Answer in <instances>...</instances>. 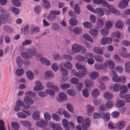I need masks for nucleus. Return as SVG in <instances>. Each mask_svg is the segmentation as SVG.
Instances as JSON below:
<instances>
[{"instance_id": "nucleus-18", "label": "nucleus", "mask_w": 130, "mask_h": 130, "mask_svg": "<svg viewBox=\"0 0 130 130\" xmlns=\"http://www.w3.org/2000/svg\"><path fill=\"white\" fill-rule=\"evenodd\" d=\"M104 97L106 100H110L113 97V94L110 92L108 91H105L104 93Z\"/></svg>"}, {"instance_id": "nucleus-16", "label": "nucleus", "mask_w": 130, "mask_h": 130, "mask_svg": "<svg viewBox=\"0 0 130 130\" xmlns=\"http://www.w3.org/2000/svg\"><path fill=\"white\" fill-rule=\"evenodd\" d=\"M32 118L35 120H40V113L38 111H36L34 112L32 115Z\"/></svg>"}, {"instance_id": "nucleus-34", "label": "nucleus", "mask_w": 130, "mask_h": 130, "mask_svg": "<svg viewBox=\"0 0 130 130\" xmlns=\"http://www.w3.org/2000/svg\"><path fill=\"white\" fill-rule=\"evenodd\" d=\"M124 69L125 72L127 73H130V61H127L124 64Z\"/></svg>"}, {"instance_id": "nucleus-29", "label": "nucleus", "mask_w": 130, "mask_h": 130, "mask_svg": "<svg viewBox=\"0 0 130 130\" xmlns=\"http://www.w3.org/2000/svg\"><path fill=\"white\" fill-rule=\"evenodd\" d=\"M54 76V74L52 71L51 70L46 71L44 75V77L46 79L48 77H53Z\"/></svg>"}, {"instance_id": "nucleus-36", "label": "nucleus", "mask_w": 130, "mask_h": 130, "mask_svg": "<svg viewBox=\"0 0 130 130\" xmlns=\"http://www.w3.org/2000/svg\"><path fill=\"white\" fill-rule=\"evenodd\" d=\"M25 96L27 97H31L33 98H34L36 95V94L31 91H28L26 92L25 93Z\"/></svg>"}, {"instance_id": "nucleus-62", "label": "nucleus", "mask_w": 130, "mask_h": 130, "mask_svg": "<svg viewBox=\"0 0 130 130\" xmlns=\"http://www.w3.org/2000/svg\"><path fill=\"white\" fill-rule=\"evenodd\" d=\"M21 56L24 58H30L28 52H23L21 53Z\"/></svg>"}, {"instance_id": "nucleus-41", "label": "nucleus", "mask_w": 130, "mask_h": 130, "mask_svg": "<svg viewBox=\"0 0 130 130\" xmlns=\"http://www.w3.org/2000/svg\"><path fill=\"white\" fill-rule=\"evenodd\" d=\"M94 58L96 61L100 63L103 62L104 61L103 57L99 55H95L94 56Z\"/></svg>"}, {"instance_id": "nucleus-13", "label": "nucleus", "mask_w": 130, "mask_h": 130, "mask_svg": "<svg viewBox=\"0 0 130 130\" xmlns=\"http://www.w3.org/2000/svg\"><path fill=\"white\" fill-rule=\"evenodd\" d=\"M112 39L110 37H103L101 40V44L104 45L107 44H110L112 41Z\"/></svg>"}, {"instance_id": "nucleus-4", "label": "nucleus", "mask_w": 130, "mask_h": 130, "mask_svg": "<svg viewBox=\"0 0 130 130\" xmlns=\"http://www.w3.org/2000/svg\"><path fill=\"white\" fill-rule=\"evenodd\" d=\"M60 14V12L58 10H54L51 11L50 12V14L47 17L48 19L51 21H54L56 18L55 15H58Z\"/></svg>"}, {"instance_id": "nucleus-33", "label": "nucleus", "mask_w": 130, "mask_h": 130, "mask_svg": "<svg viewBox=\"0 0 130 130\" xmlns=\"http://www.w3.org/2000/svg\"><path fill=\"white\" fill-rule=\"evenodd\" d=\"M12 127L15 130H19L20 128V125L17 122H12L11 123Z\"/></svg>"}, {"instance_id": "nucleus-60", "label": "nucleus", "mask_w": 130, "mask_h": 130, "mask_svg": "<svg viewBox=\"0 0 130 130\" xmlns=\"http://www.w3.org/2000/svg\"><path fill=\"white\" fill-rule=\"evenodd\" d=\"M120 55L122 57L125 58H130V53H124L122 52L120 53Z\"/></svg>"}, {"instance_id": "nucleus-20", "label": "nucleus", "mask_w": 130, "mask_h": 130, "mask_svg": "<svg viewBox=\"0 0 130 130\" xmlns=\"http://www.w3.org/2000/svg\"><path fill=\"white\" fill-rule=\"evenodd\" d=\"M42 7L45 9H48L51 6L50 2L47 0H41Z\"/></svg>"}, {"instance_id": "nucleus-31", "label": "nucleus", "mask_w": 130, "mask_h": 130, "mask_svg": "<svg viewBox=\"0 0 130 130\" xmlns=\"http://www.w3.org/2000/svg\"><path fill=\"white\" fill-rule=\"evenodd\" d=\"M99 73L96 71H94L91 72L90 74V78L92 80L97 78L99 76Z\"/></svg>"}, {"instance_id": "nucleus-3", "label": "nucleus", "mask_w": 130, "mask_h": 130, "mask_svg": "<svg viewBox=\"0 0 130 130\" xmlns=\"http://www.w3.org/2000/svg\"><path fill=\"white\" fill-rule=\"evenodd\" d=\"M75 66L77 69L81 71V72L79 73L82 78L87 74V71L85 66L83 65L79 64L77 63H75Z\"/></svg>"}, {"instance_id": "nucleus-50", "label": "nucleus", "mask_w": 130, "mask_h": 130, "mask_svg": "<svg viewBox=\"0 0 130 130\" xmlns=\"http://www.w3.org/2000/svg\"><path fill=\"white\" fill-rule=\"evenodd\" d=\"M82 94L83 95L85 98H88L89 96V92L88 90L86 89H84L82 90Z\"/></svg>"}, {"instance_id": "nucleus-52", "label": "nucleus", "mask_w": 130, "mask_h": 130, "mask_svg": "<svg viewBox=\"0 0 130 130\" xmlns=\"http://www.w3.org/2000/svg\"><path fill=\"white\" fill-rule=\"evenodd\" d=\"M113 22L111 21H107L105 24V26L106 28L108 29L111 28Z\"/></svg>"}, {"instance_id": "nucleus-48", "label": "nucleus", "mask_w": 130, "mask_h": 130, "mask_svg": "<svg viewBox=\"0 0 130 130\" xmlns=\"http://www.w3.org/2000/svg\"><path fill=\"white\" fill-rule=\"evenodd\" d=\"M123 23L120 20H118L116 23L115 26L117 28H122L123 27Z\"/></svg>"}, {"instance_id": "nucleus-6", "label": "nucleus", "mask_w": 130, "mask_h": 130, "mask_svg": "<svg viewBox=\"0 0 130 130\" xmlns=\"http://www.w3.org/2000/svg\"><path fill=\"white\" fill-rule=\"evenodd\" d=\"M35 86L34 87V90L35 91L42 90L44 87L42 85V83L40 81L37 80L35 82Z\"/></svg>"}, {"instance_id": "nucleus-23", "label": "nucleus", "mask_w": 130, "mask_h": 130, "mask_svg": "<svg viewBox=\"0 0 130 130\" xmlns=\"http://www.w3.org/2000/svg\"><path fill=\"white\" fill-rule=\"evenodd\" d=\"M23 101L24 103L27 104L26 105H32L34 103V101L30 98L25 97L23 99Z\"/></svg>"}, {"instance_id": "nucleus-43", "label": "nucleus", "mask_w": 130, "mask_h": 130, "mask_svg": "<svg viewBox=\"0 0 130 130\" xmlns=\"http://www.w3.org/2000/svg\"><path fill=\"white\" fill-rule=\"evenodd\" d=\"M3 29L5 31L8 33L12 32L13 31V28L8 25H5L4 26Z\"/></svg>"}, {"instance_id": "nucleus-37", "label": "nucleus", "mask_w": 130, "mask_h": 130, "mask_svg": "<svg viewBox=\"0 0 130 130\" xmlns=\"http://www.w3.org/2000/svg\"><path fill=\"white\" fill-rule=\"evenodd\" d=\"M93 3L96 4H101L104 6L106 1L104 0H93Z\"/></svg>"}, {"instance_id": "nucleus-47", "label": "nucleus", "mask_w": 130, "mask_h": 130, "mask_svg": "<svg viewBox=\"0 0 130 130\" xmlns=\"http://www.w3.org/2000/svg\"><path fill=\"white\" fill-rule=\"evenodd\" d=\"M44 116L45 121L47 122L50 121L51 119V117L48 112H44Z\"/></svg>"}, {"instance_id": "nucleus-45", "label": "nucleus", "mask_w": 130, "mask_h": 130, "mask_svg": "<svg viewBox=\"0 0 130 130\" xmlns=\"http://www.w3.org/2000/svg\"><path fill=\"white\" fill-rule=\"evenodd\" d=\"M17 116L19 118L21 119H26L27 118L26 115L23 112L19 111L17 113Z\"/></svg>"}, {"instance_id": "nucleus-35", "label": "nucleus", "mask_w": 130, "mask_h": 130, "mask_svg": "<svg viewBox=\"0 0 130 130\" xmlns=\"http://www.w3.org/2000/svg\"><path fill=\"white\" fill-rule=\"evenodd\" d=\"M121 85L118 83H116L113 85L112 88L113 90L115 91L118 92L121 89Z\"/></svg>"}, {"instance_id": "nucleus-58", "label": "nucleus", "mask_w": 130, "mask_h": 130, "mask_svg": "<svg viewBox=\"0 0 130 130\" xmlns=\"http://www.w3.org/2000/svg\"><path fill=\"white\" fill-rule=\"evenodd\" d=\"M60 26L57 23H53L52 24L51 28L55 31H58L60 29Z\"/></svg>"}, {"instance_id": "nucleus-64", "label": "nucleus", "mask_w": 130, "mask_h": 130, "mask_svg": "<svg viewBox=\"0 0 130 130\" xmlns=\"http://www.w3.org/2000/svg\"><path fill=\"white\" fill-rule=\"evenodd\" d=\"M113 106V103L111 101H107L106 103V108L108 109H110L112 108Z\"/></svg>"}, {"instance_id": "nucleus-46", "label": "nucleus", "mask_w": 130, "mask_h": 130, "mask_svg": "<svg viewBox=\"0 0 130 130\" xmlns=\"http://www.w3.org/2000/svg\"><path fill=\"white\" fill-rule=\"evenodd\" d=\"M16 62L19 67H21L23 63V61L20 57L18 56L16 58Z\"/></svg>"}, {"instance_id": "nucleus-25", "label": "nucleus", "mask_w": 130, "mask_h": 130, "mask_svg": "<svg viewBox=\"0 0 130 130\" xmlns=\"http://www.w3.org/2000/svg\"><path fill=\"white\" fill-rule=\"evenodd\" d=\"M39 60L41 63L46 66H48L50 65V61L46 58L42 57Z\"/></svg>"}, {"instance_id": "nucleus-38", "label": "nucleus", "mask_w": 130, "mask_h": 130, "mask_svg": "<svg viewBox=\"0 0 130 130\" xmlns=\"http://www.w3.org/2000/svg\"><path fill=\"white\" fill-rule=\"evenodd\" d=\"M84 38L86 40L89 41L91 43L93 42V41L90 36L87 33L83 35Z\"/></svg>"}, {"instance_id": "nucleus-54", "label": "nucleus", "mask_w": 130, "mask_h": 130, "mask_svg": "<svg viewBox=\"0 0 130 130\" xmlns=\"http://www.w3.org/2000/svg\"><path fill=\"white\" fill-rule=\"evenodd\" d=\"M83 24L85 27L87 28H91L93 27L92 25L89 22H84L83 23Z\"/></svg>"}, {"instance_id": "nucleus-49", "label": "nucleus", "mask_w": 130, "mask_h": 130, "mask_svg": "<svg viewBox=\"0 0 130 130\" xmlns=\"http://www.w3.org/2000/svg\"><path fill=\"white\" fill-rule=\"evenodd\" d=\"M70 24L71 26H75L78 23L77 20L74 18L71 19L69 21Z\"/></svg>"}, {"instance_id": "nucleus-53", "label": "nucleus", "mask_w": 130, "mask_h": 130, "mask_svg": "<svg viewBox=\"0 0 130 130\" xmlns=\"http://www.w3.org/2000/svg\"><path fill=\"white\" fill-rule=\"evenodd\" d=\"M75 58L77 60L78 62H80L84 60V57L82 55H78L76 56L75 57Z\"/></svg>"}, {"instance_id": "nucleus-27", "label": "nucleus", "mask_w": 130, "mask_h": 130, "mask_svg": "<svg viewBox=\"0 0 130 130\" xmlns=\"http://www.w3.org/2000/svg\"><path fill=\"white\" fill-rule=\"evenodd\" d=\"M84 84L85 86L87 87H90L93 85V83L92 81L89 79H87L84 81Z\"/></svg>"}, {"instance_id": "nucleus-9", "label": "nucleus", "mask_w": 130, "mask_h": 130, "mask_svg": "<svg viewBox=\"0 0 130 130\" xmlns=\"http://www.w3.org/2000/svg\"><path fill=\"white\" fill-rule=\"evenodd\" d=\"M87 114L89 116L92 115V113L95 110L94 108L90 104H87L86 106Z\"/></svg>"}, {"instance_id": "nucleus-15", "label": "nucleus", "mask_w": 130, "mask_h": 130, "mask_svg": "<svg viewBox=\"0 0 130 130\" xmlns=\"http://www.w3.org/2000/svg\"><path fill=\"white\" fill-rule=\"evenodd\" d=\"M60 70L62 75V78L64 80H66V79L64 78V77L67 76L68 74V71L66 69L62 67L60 68Z\"/></svg>"}, {"instance_id": "nucleus-1", "label": "nucleus", "mask_w": 130, "mask_h": 130, "mask_svg": "<svg viewBox=\"0 0 130 130\" xmlns=\"http://www.w3.org/2000/svg\"><path fill=\"white\" fill-rule=\"evenodd\" d=\"M77 121L79 124H82V127L83 130H87L90 125L91 120L89 118L84 119V117L82 116H78Z\"/></svg>"}, {"instance_id": "nucleus-61", "label": "nucleus", "mask_w": 130, "mask_h": 130, "mask_svg": "<svg viewBox=\"0 0 130 130\" xmlns=\"http://www.w3.org/2000/svg\"><path fill=\"white\" fill-rule=\"evenodd\" d=\"M12 3L13 5L17 7H20L21 5V2L19 0H12Z\"/></svg>"}, {"instance_id": "nucleus-63", "label": "nucleus", "mask_w": 130, "mask_h": 130, "mask_svg": "<svg viewBox=\"0 0 130 130\" xmlns=\"http://www.w3.org/2000/svg\"><path fill=\"white\" fill-rule=\"evenodd\" d=\"M62 57L64 59L70 61H72L73 59L71 55L68 54H64Z\"/></svg>"}, {"instance_id": "nucleus-5", "label": "nucleus", "mask_w": 130, "mask_h": 130, "mask_svg": "<svg viewBox=\"0 0 130 130\" xmlns=\"http://www.w3.org/2000/svg\"><path fill=\"white\" fill-rule=\"evenodd\" d=\"M48 123V122L45 121L43 119H41L36 122V125L39 127L44 128L47 126Z\"/></svg>"}, {"instance_id": "nucleus-19", "label": "nucleus", "mask_w": 130, "mask_h": 130, "mask_svg": "<svg viewBox=\"0 0 130 130\" xmlns=\"http://www.w3.org/2000/svg\"><path fill=\"white\" fill-rule=\"evenodd\" d=\"M104 8L102 9L101 8H97L95 10L93 11L94 13H96L100 16H102L104 14V11L105 10L104 9Z\"/></svg>"}, {"instance_id": "nucleus-22", "label": "nucleus", "mask_w": 130, "mask_h": 130, "mask_svg": "<svg viewBox=\"0 0 130 130\" xmlns=\"http://www.w3.org/2000/svg\"><path fill=\"white\" fill-rule=\"evenodd\" d=\"M128 4L124 1L121 0L118 3L117 6L119 8L121 9H123L126 8L128 6Z\"/></svg>"}, {"instance_id": "nucleus-56", "label": "nucleus", "mask_w": 130, "mask_h": 130, "mask_svg": "<svg viewBox=\"0 0 130 130\" xmlns=\"http://www.w3.org/2000/svg\"><path fill=\"white\" fill-rule=\"evenodd\" d=\"M121 87V90L120 91V92L125 94L127 93L128 90L127 87L126 86L124 85H122Z\"/></svg>"}, {"instance_id": "nucleus-59", "label": "nucleus", "mask_w": 130, "mask_h": 130, "mask_svg": "<svg viewBox=\"0 0 130 130\" xmlns=\"http://www.w3.org/2000/svg\"><path fill=\"white\" fill-rule=\"evenodd\" d=\"M103 117L104 119L106 121H108L110 118V114L109 112H107L104 114Z\"/></svg>"}, {"instance_id": "nucleus-10", "label": "nucleus", "mask_w": 130, "mask_h": 130, "mask_svg": "<svg viewBox=\"0 0 130 130\" xmlns=\"http://www.w3.org/2000/svg\"><path fill=\"white\" fill-rule=\"evenodd\" d=\"M81 45L76 43L73 44L71 46L72 51L75 53H79V48H81Z\"/></svg>"}, {"instance_id": "nucleus-26", "label": "nucleus", "mask_w": 130, "mask_h": 130, "mask_svg": "<svg viewBox=\"0 0 130 130\" xmlns=\"http://www.w3.org/2000/svg\"><path fill=\"white\" fill-rule=\"evenodd\" d=\"M19 123L24 126L29 127L31 126V124L30 122L27 121H19Z\"/></svg>"}, {"instance_id": "nucleus-28", "label": "nucleus", "mask_w": 130, "mask_h": 130, "mask_svg": "<svg viewBox=\"0 0 130 130\" xmlns=\"http://www.w3.org/2000/svg\"><path fill=\"white\" fill-rule=\"evenodd\" d=\"M125 103V102L123 100H119L117 101L115 105L116 108H119L124 106Z\"/></svg>"}, {"instance_id": "nucleus-21", "label": "nucleus", "mask_w": 130, "mask_h": 130, "mask_svg": "<svg viewBox=\"0 0 130 130\" xmlns=\"http://www.w3.org/2000/svg\"><path fill=\"white\" fill-rule=\"evenodd\" d=\"M93 51L94 53L97 54L103 55V49L100 47H94L93 48Z\"/></svg>"}, {"instance_id": "nucleus-55", "label": "nucleus", "mask_w": 130, "mask_h": 130, "mask_svg": "<svg viewBox=\"0 0 130 130\" xmlns=\"http://www.w3.org/2000/svg\"><path fill=\"white\" fill-rule=\"evenodd\" d=\"M106 63L108 65L110 69H112L114 68L115 66L114 63L113 61H107L106 62Z\"/></svg>"}, {"instance_id": "nucleus-11", "label": "nucleus", "mask_w": 130, "mask_h": 130, "mask_svg": "<svg viewBox=\"0 0 130 130\" xmlns=\"http://www.w3.org/2000/svg\"><path fill=\"white\" fill-rule=\"evenodd\" d=\"M49 124L53 130H63L59 124L55 123L53 122H50Z\"/></svg>"}, {"instance_id": "nucleus-30", "label": "nucleus", "mask_w": 130, "mask_h": 130, "mask_svg": "<svg viewBox=\"0 0 130 130\" xmlns=\"http://www.w3.org/2000/svg\"><path fill=\"white\" fill-rule=\"evenodd\" d=\"M26 73L27 78L29 80H31L34 78V74L32 71L28 70L26 72Z\"/></svg>"}, {"instance_id": "nucleus-14", "label": "nucleus", "mask_w": 130, "mask_h": 130, "mask_svg": "<svg viewBox=\"0 0 130 130\" xmlns=\"http://www.w3.org/2000/svg\"><path fill=\"white\" fill-rule=\"evenodd\" d=\"M15 104L20 107H22L25 109H29L30 108V106L24 105V102L20 100H17Z\"/></svg>"}, {"instance_id": "nucleus-42", "label": "nucleus", "mask_w": 130, "mask_h": 130, "mask_svg": "<svg viewBox=\"0 0 130 130\" xmlns=\"http://www.w3.org/2000/svg\"><path fill=\"white\" fill-rule=\"evenodd\" d=\"M89 34L91 35L95 36L98 35V32L97 30L95 29H91L89 31Z\"/></svg>"}, {"instance_id": "nucleus-24", "label": "nucleus", "mask_w": 130, "mask_h": 130, "mask_svg": "<svg viewBox=\"0 0 130 130\" xmlns=\"http://www.w3.org/2000/svg\"><path fill=\"white\" fill-rule=\"evenodd\" d=\"M100 93V91L96 88L93 89L91 91V95L94 98H96L99 95Z\"/></svg>"}, {"instance_id": "nucleus-8", "label": "nucleus", "mask_w": 130, "mask_h": 130, "mask_svg": "<svg viewBox=\"0 0 130 130\" xmlns=\"http://www.w3.org/2000/svg\"><path fill=\"white\" fill-rule=\"evenodd\" d=\"M116 125V129L119 130H121L125 127L126 123L123 121H121L117 122Z\"/></svg>"}, {"instance_id": "nucleus-40", "label": "nucleus", "mask_w": 130, "mask_h": 130, "mask_svg": "<svg viewBox=\"0 0 130 130\" xmlns=\"http://www.w3.org/2000/svg\"><path fill=\"white\" fill-rule=\"evenodd\" d=\"M109 32V30L106 28H103L100 31L101 35L103 36H105L107 35L108 34Z\"/></svg>"}, {"instance_id": "nucleus-44", "label": "nucleus", "mask_w": 130, "mask_h": 130, "mask_svg": "<svg viewBox=\"0 0 130 130\" xmlns=\"http://www.w3.org/2000/svg\"><path fill=\"white\" fill-rule=\"evenodd\" d=\"M64 66L65 68L68 69L70 70L72 68L71 63L68 61H67L64 62Z\"/></svg>"}, {"instance_id": "nucleus-12", "label": "nucleus", "mask_w": 130, "mask_h": 130, "mask_svg": "<svg viewBox=\"0 0 130 130\" xmlns=\"http://www.w3.org/2000/svg\"><path fill=\"white\" fill-rule=\"evenodd\" d=\"M27 51L30 56V58L32 56L35 55L37 53L36 49L35 47L28 48L27 50Z\"/></svg>"}, {"instance_id": "nucleus-7", "label": "nucleus", "mask_w": 130, "mask_h": 130, "mask_svg": "<svg viewBox=\"0 0 130 130\" xmlns=\"http://www.w3.org/2000/svg\"><path fill=\"white\" fill-rule=\"evenodd\" d=\"M67 96L63 92H60L58 94V97L57 98V100L59 102H61L67 100Z\"/></svg>"}, {"instance_id": "nucleus-39", "label": "nucleus", "mask_w": 130, "mask_h": 130, "mask_svg": "<svg viewBox=\"0 0 130 130\" xmlns=\"http://www.w3.org/2000/svg\"><path fill=\"white\" fill-rule=\"evenodd\" d=\"M24 71L22 69H20L16 70L15 72L16 75L18 76L22 75L24 73Z\"/></svg>"}, {"instance_id": "nucleus-57", "label": "nucleus", "mask_w": 130, "mask_h": 130, "mask_svg": "<svg viewBox=\"0 0 130 130\" xmlns=\"http://www.w3.org/2000/svg\"><path fill=\"white\" fill-rule=\"evenodd\" d=\"M97 27L98 28H100L102 27L104 25V23L103 21L100 19H98L97 21Z\"/></svg>"}, {"instance_id": "nucleus-17", "label": "nucleus", "mask_w": 130, "mask_h": 130, "mask_svg": "<svg viewBox=\"0 0 130 130\" xmlns=\"http://www.w3.org/2000/svg\"><path fill=\"white\" fill-rule=\"evenodd\" d=\"M62 123L63 127L65 130H70V127L69 125V121L65 119H63Z\"/></svg>"}, {"instance_id": "nucleus-51", "label": "nucleus", "mask_w": 130, "mask_h": 130, "mask_svg": "<svg viewBox=\"0 0 130 130\" xmlns=\"http://www.w3.org/2000/svg\"><path fill=\"white\" fill-rule=\"evenodd\" d=\"M32 43V41L31 40L27 39L23 42L22 43V45L23 46L31 45Z\"/></svg>"}, {"instance_id": "nucleus-2", "label": "nucleus", "mask_w": 130, "mask_h": 130, "mask_svg": "<svg viewBox=\"0 0 130 130\" xmlns=\"http://www.w3.org/2000/svg\"><path fill=\"white\" fill-rule=\"evenodd\" d=\"M104 6L108 8V9L105 8L104 9V10H105V12L107 14L110 15L111 13H112L117 15L118 16L121 14V13L120 11L117 10L112 5L109 4L107 2Z\"/></svg>"}, {"instance_id": "nucleus-32", "label": "nucleus", "mask_w": 130, "mask_h": 130, "mask_svg": "<svg viewBox=\"0 0 130 130\" xmlns=\"http://www.w3.org/2000/svg\"><path fill=\"white\" fill-rule=\"evenodd\" d=\"M73 33L75 34L79 35L82 33V30L81 28L76 27L73 29Z\"/></svg>"}]
</instances>
